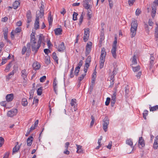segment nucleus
<instances>
[{
  "label": "nucleus",
  "instance_id": "57",
  "mask_svg": "<svg viewBox=\"0 0 158 158\" xmlns=\"http://www.w3.org/2000/svg\"><path fill=\"white\" fill-rule=\"evenodd\" d=\"M110 85L109 86V88H112L113 87L114 84V80H112V81L110 80Z\"/></svg>",
  "mask_w": 158,
  "mask_h": 158
},
{
  "label": "nucleus",
  "instance_id": "31",
  "mask_svg": "<svg viewBox=\"0 0 158 158\" xmlns=\"http://www.w3.org/2000/svg\"><path fill=\"white\" fill-rule=\"evenodd\" d=\"M22 73V76L24 79V78H26L27 75V72L26 70L24 69L23 70L21 71Z\"/></svg>",
  "mask_w": 158,
  "mask_h": 158
},
{
  "label": "nucleus",
  "instance_id": "55",
  "mask_svg": "<svg viewBox=\"0 0 158 158\" xmlns=\"http://www.w3.org/2000/svg\"><path fill=\"white\" fill-rule=\"evenodd\" d=\"M141 11L139 8H137L135 12V15L136 16H138L141 14Z\"/></svg>",
  "mask_w": 158,
  "mask_h": 158
},
{
  "label": "nucleus",
  "instance_id": "25",
  "mask_svg": "<svg viewBox=\"0 0 158 158\" xmlns=\"http://www.w3.org/2000/svg\"><path fill=\"white\" fill-rule=\"evenodd\" d=\"M20 5V2L18 1H15L13 4V8L14 9H16Z\"/></svg>",
  "mask_w": 158,
  "mask_h": 158
},
{
  "label": "nucleus",
  "instance_id": "38",
  "mask_svg": "<svg viewBox=\"0 0 158 158\" xmlns=\"http://www.w3.org/2000/svg\"><path fill=\"white\" fill-rule=\"evenodd\" d=\"M42 87H40L39 88L37 91V94L38 95H40L42 94Z\"/></svg>",
  "mask_w": 158,
  "mask_h": 158
},
{
  "label": "nucleus",
  "instance_id": "36",
  "mask_svg": "<svg viewBox=\"0 0 158 158\" xmlns=\"http://www.w3.org/2000/svg\"><path fill=\"white\" fill-rule=\"evenodd\" d=\"M31 44L30 43H28L27 44V52L29 53L31 51Z\"/></svg>",
  "mask_w": 158,
  "mask_h": 158
},
{
  "label": "nucleus",
  "instance_id": "7",
  "mask_svg": "<svg viewBox=\"0 0 158 158\" xmlns=\"http://www.w3.org/2000/svg\"><path fill=\"white\" fill-rule=\"evenodd\" d=\"M152 8L151 16L152 18H154L156 13V5L152 4Z\"/></svg>",
  "mask_w": 158,
  "mask_h": 158
},
{
  "label": "nucleus",
  "instance_id": "45",
  "mask_svg": "<svg viewBox=\"0 0 158 158\" xmlns=\"http://www.w3.org/2000/svg\"><path fill=\"white\" fill-rule=\"evenodd\" d=\"M148 111L147 110H145L143 113V117L145 119H146V116L148 115Z\"/></svg>",
  "mask_w": 158,
  "mask_h": 158
},
{
  "label": "nucleus",
  "instance_id": "24",
  "mask_svg": "<svg viewBox=\"0 0 158 158\" xmlns=\"http://www.w3.org/2000/svg\"><path fill=\"white\" fill-rule=\"evenodd\" d=\"M30 43L31 44L37 43L35 41V35H31V40Z\"/></svg>",
  "mask_w": 158,
  "mask_h": 158
},
{
  "label": "nucleus",
  "instance_id": "8",
  "mask_svg": "<svg viewBox=\"0 0 158 158\" xmlns=\"http://www.w3.org/2000/svg\"><path fill=\"white\" fill-rule=\"evenodd\" d=\"M138 144L140 148H141L145 146L144 141L142 137L139 138Z\"/></svg>",
  "mask_w": 158,
  "mask_h": 158
},
{
  "label": "nucleus",
  "instance_id": "56",
  "mask_svg": "<svg viewBox=\"0 0 158 158\" xmlns=\"http://www.w3.org/2000/svg\"><path fill=\"white\" fill-rule=\"evenodd\" d=\"M135 0H128V3L130 6L133 5Z\"/></svg>",
  "mask_w": 158,
  "mask_h": 158
},
{
  "label": "nucleus",
  "instance_id": "61",
  "mask_svg": "<svg viewBox=\"0 0 158 158\" xmlns=\"http://www.w3.org/2000/svg\"><path fill=\"white\" fill-rule=\"evenodd\" d=\"M7 59L2 58V63H1L0 65H3V64H5V63H6L7 62Z\"/></svg>",
  "mask_w": 158,
  "mask_h": 158
},
{
  "label": "nucleus",
  "instance_id": "10",
  "mask_svg": "<svg viewBox=\"0 0 158 158\" xmlns=\"http://www.w3.org/2000/svg\"><path fill=\"white\" fill-rule=\"evenodd\" d=\"M65 49V47L64 46V42H62L59 45L57 50L59 52H61L64 51Z\"/></svg>",
  "mask_w": 158,
  "mask_h": 158
},
{
  "label": "nucleus",
  "instance_id": "17",
  "mask_svg": "<svg viewBox=\"0 0 158 158\" xmlns=\"http://www.w3.org/2000/svg\"><path fill=\"white\" fill-rule=\"evenodd\" d=\"M158 147V135L157 136L155 139L153 144V148L154 149H157Z\"/></svg>",
  "mask_w": 158,
  "mask_h": 158
},
{
  "label": "nucleus",
  "instance_id": "32",
  "mask_svg": "<svg viewBox=\"0 0 158 158\" xmlns=\"http://www.w3.org/2000/svg\"><path fill=\"white\" fill-rule=\"evenodd\" d=\"M129 86L128 85H127L125 87V96H127L128 94L129 93Z\"/></svg>",
  "mask_w": 158,
  "mask_h": 158
},
{
  "label": "nucleus",
  "instance_id": "33",
  "mask_svg": "<svg viewBox=\"0 0 158 158\" xmlns=\"http://www.w3.org/2000/svg\"><path fill=\"white\" fill-rule=\"evenodd\" d=\"M52 57L53 59L56 61V62L57 63H58V58L57 57L56 53L55 52H54L52 53Z\"/></svg>",
  "mask_w": 158,
  "mask_h": 158
},
{
  "label": "nucleus",
  "instance_id": "14",
  "mask_svg": "<svg viewBox=\"0 0 158 158\" xmlns=\"http://www.w3.org/2000/svg\"><path fill=\"white\" fill-rule=\"evenodd\" d=\"M40 66L41 65L40 64L37 62L34 63L32 65V67L33 69L35 70L39 69H40Z\"/></svg>",
  "mask_w": 158,
  "mask_h": 158
},
{
  "label": "nucleus",
  "instance_id": "26",
  "mask_svg": "<svg viewBox=\"0 0 158 158\" xmlns=\"http://www.w3.org/2000/svg\"><path fill=\"white\" fill-rule=\"evenodd\" d=\"M89 35V33H85L84 32L83 37V40L85 41H86L88 40Z\"/></svg>",
  "mask_w": 158,
  "mask_h": 158
},
{
  "label": "nucleus",
  "instance_id": "20",
  "mask_svg": "<svg viewBox=\"0 0 158 158\" xmlns=\"http://www.w3.org/2000/svg\"><path fill=\"white\" fill-rule=\"evenodd\" d=\"M149 108L150 111H155L158 110V105H156L153 106H151V105H149Z\"/></svg>",
  "mask_w": 158,
  "mask_h": 158
},
{
  "label": "nucleus",
  "instance_id": "52",
  "mask_svg": "<svg viewBox=\"0 0 158 158\" xmlns=\"http://www.w3.org/2000/svg\"><path fill=\"white\" fill-rule=\"evenodd\" d=\"M110 98L108 97L106 98V101L105 102V105L106 106H108L110 102Z\"/></svg>",
  "mask_w": 158,
  "mask_h": 158
},
{
  "label": "nucleus",
  "instance_id": "43",
  "mask_svg": "<svg viewBox=\"0 0 158 158\" xmlns=\"http://www.w3.org/2000/svg\"><path fill=\"white\" fill-rule=\"evenodd\" d=\"M86 74H83L81 76L78 78V82H81V81L84 79L85 77V76Z\"/></svg>",
  "mask_w": 158,
  "mask_h": 158
},
{
  "label": "nucleus",
  "instance_id": "44",
  "mask_svg": "<svg viewBox=\"0 0 158 158\" xmlns=\"http://www.w3.org/2000/svg\"><path fill=\"white\" fill-rule=\"evenodd\" d=\"M83 13L81 15L80 18L79 19V22L78 23V24L79 25H80L81 23H82L83 19V16L82 15Z\"/></svg>",
  "mask_w": 158,
  "mask_h": 158
},
{
  "label": "nucleus",
  "instance_id": "49",
  "mask_svg": "<svg viewBox=\"0 0 158 158\" xmlns=\"http://www.w3.org/2000/svg\"><path fill=\"white\" fill-rule=\"evenodd\" d=\"M78 14L75 12H74L73 14V20H76L77 19V16Z\"/></svg>",
  "mask_w": 158,
  "mask_h": 158
},
{
  "label": "nucleus",
  "instance_id": "9",
  "mask_svg": "<svg viewBox=\"0 0 158 158\" xmlns=\"http://www.w3.org/2000/svg\"><path fill=\"white\" fill-rule=\"evenodd\" d=\"M26 17L27 18V22L29 23L31 21L32 16L31 11L30 10L28 11L27 13Z\"/></svg>",
  "mask_w": 158,
  "mask_h": 158
},
{
  "label": "nucleus",
  "instance_id": "1",
  "mask_svg": "<svg viewBox=\"0 0 158 158\" xmlns=\"http://www.w3.org/2000/svg\"><path fill=\"white\" fill-rule=\"evenodd\" d=\"M103 129L105 132H106L107 130L108 126L109 123L108 118L107 116L105 117L103 119Z\"/></svg>",
  "mask_w": 158,
  "mask_h": 158
},
{
  "label": "nucleus",
  "instance_id": "54",
  "mask_svg": "<svg viewBox=\"0 0 158 158\" xmlns=\"http://www.w3.org/2000/svg\"><path fill=\"white\" fill-rule=\"evenodd\" d=\"M132 62L134 64H136L137 63L136 60V56L135 55H134L132 59Z\"/></svg>",
  "mask_w": 158,
  "mask_h": 158
},
{
  "label": "nucleus",
  "instance_id": "16",
  "mask_svg": "<svg viewBox=\"0 0 158 158\" xmlns=\"http://www.w3.org/2000/svg\"><path fill=\"white\" fill-rule=\"evenodd\" d=\"M130 30L131 37L133 38L135 35L137 29L131 27Z\"/></svg>",
  "mask_w": 158,
  "mask_h": 158
},
{
  "label": "nucleus",
  "instance_id": "41",
  "mask_svg": "<svg viewBox=\"0 0 158 158\" xmlns=\"http://www.w3.org/2000/svg\"><path fill=\"white\" fill-rule=\"evenodd\" d=\"M83 64V61L82 60L80 61L79 63L77 65V66L76 68L77 69H80V68Z\"/></svg>",
  "mask_w": 158,
  "mask_h": 158
},
{
  "label": "nucleus",
  "instance_id": "39",
  "mask_svg": "<svg viewBox=\"0 0 158 158\" xmlns=\"http://www.w3.org/2000/svg\"><path fill=\"white\" fill-rule=\"evenodd\" d=\"M133 71L134 72H136L138 71L140 69V67L139 66H137L135 67L132 66Z\"/></svg>",
  "mask_w": 158,
  "mask_h": 158
},
{
  "label": "nucleus",
  "instance_id": "27",
  "mask_svg": "<svg viewBox=\"0 0 158 158\" xmlns=\"http://www.w3.org/2000/svg\"><path fill=\"white\" fill-rule=\"evenodd\" d=\"M76 146L77 147V153H80L82 152L83 151L82 149V146L77 144H76Z\"/></svg>",
  "mask_w": 158,
  "mask_h": 158
},
{
  "label": "nucleus",
  "instance_id": "3",
  "mask_svg": "<svg viewBox=\"0 0 158 158\" xmlns=\"http://www.w3.org/2000/svg\"><path fill=\"white\" fill-rule=\"evenodd\" d=\"M18 113L17 109H13L8 111L7 113V116L8 117H12L13 116L16 115Z\"/></svg>",
  "mask_w": 158,
  "mask_h": 158
},
{
  "label": "nucleus",
  "instance_id": "63",
  "mask_svg": "<svg viewBox=\"0 0 158 158\" xmlns=\"http://www.w3.org/2000/svg\"><path fill=\"white\" fill-rule=\"evenodd\" d=\"M117 40L116 38H115V40L114 41V43L113 44L112 47H117Z\"/></svg>",
  "mask_w": 158,
  "mask_h": 158
},
{
  "label": "nucleus",
  "instance_id": "51",
  "mask_svg": "<svg viewBox=\"0 0 158 158\" xmlns=\"http://www.w3.org/2000/svg\"><path fill=\"white\" fill-rule=\"evenodd\" d=\"M104 39V34L103 33H101V36H100V39L99 40V42L101 43L102 41H103Z\"/></svg>",
  "mask_w": 158,
  "mask_h": 158
},
{
  "label": "nucleus",
  "instance_id": "47",
  "mask_svg": "<svg viewBox=\"0 0 158 158\" xmlns=\"http://www.w3.org/2000/svg\"><path fill=\"white\" fill-rule=\"evenodd\" d=\"M91 119H92V121L90 123V127H91L94 125L95 119L94 118L93 116L92 115L91 116Z\"/></svg>",
  "mask_w": 158,
  "mask_h": 158
},
{
  "label": "nucleus",
  "instance_id": "40",
  "mask_svg": "<svg viewBox=\"0 0 158 158\" xmlns=\"http://www.w3.org/2000/svg\"><path fill=\"white\" fill-rule=\"evenodd\" d=\"M12 64V62H10L6 66V68L5 69V70L6 72H8L10 68L11 67V64Z\"/></svg>",
  "mask_w": 158,
  "mask_h": 158
},
{
  "label": "nucleus",
  "instance_id": "19",
  "mask_svg": "<svg viewBox=\"0 0 158 158\" xmlns=\"http://www.w3.org/2000/svg\"><path fill=\"white\" fill-rule=\"evenodd\" d=\"M116 49L117 47H112V48L111 51L112 56L114 58H116L117 56L116 54Z\"/></svg>",
  "mask_w": 158,
  "mask_h": 158
},
{
  "label": "nucleus",
  "instance_id": "64",
  "mask_svg": "<svg viewBox=\"0 0 158 158\" xmlns=\"http://www.w3.org/2000/svg\"><path fill=\"white\" fill-rule=\"evenodd\" d=\"M6 103H7L6 101H4L1 102L0 103V104H1V105L2 106H6Z\"/></svg>",
  "mask_w": 158,
  "mask_h": 158
},
{
  "label": "nucleus",
  "instance_id": "58",
  "mask_svg": "<svg viewBox=\"0 0 158 158\" xmlns=\"http://www.w3.org/2000/svg\"><path fill=\"white\" fill-rule=\"evenodd\" d=\"M91 57L90 56H89L86 60L85 62L90 63L91 62Z\"/></svg>",
  "mask_w": 158,
  "mask_h": 158
},
{
  "label": "nucleus",
  "instance_id": "13",
  "mask_svg": "<svg viewBox=\"0 0 158 158\" xmlns=\"http://www.w3.org/2000/svg\"><path fill=\"white\" fill-rule=\"evenodd\" d=\"M44 40V37L42 34H40L39 35V39L37 44H40L41 45V44L42 43H43L44 44L43 42V41Z\"/></svg>",
  "mask_w": 158,
  "mask_h": 158
},
{
  "label": "nucleus",
  "instance_id": "62",
  "mask_svg": "<svg viewBox=\"0 0 158 158\" xmlns=\"http://www.w3.org/2000/svg\"><path fill=\"white\" fill-rule=\"evenodd\" d=\"M105 56H101L100 59V61L102 62H105Z\"/></svg>",
  "mask_w": 158,
  "mask_h": 158
},
{
  "label": "nucleus",
  "instance_id": "21",
  "mask_svg": "<svg viewBox=\"0 0 158 158\" xmlns=\"http://www.w3.org/2000/svg\"><path fill=\"white\" fill-rule=\"evenodd\" d=\"M62 29L60 28H57L54 29V31L56 35H58L61 34Z\"/></svg>",
  "mask_w": 158,
  "mask_h": 158
},
{
  "label": "nucleus",
  "instance_id": "53",
  "mask_svg": "<svg viewBox=\"0 0 158 158\" xmlns=\"http://www.w3.org/2000/svg\"><path fill=\"white\" fill-rule=\"evenodd\" d=\"M46 79V76H44L40 78V81L41 82H43Z\"/></svg>",
  "mask_w": 158,
  "mask_h": 158
},
{
  "label": "nucleus",
  "instance_id": "4",
  "mask_svg": "<svg viewBox=\"0 0 158 158\" xmlns=\"http://www.w3.org/2000/svg\"><path fill=\"white\" fill-rule=\"evenodd\" d=\"M92 43L89 42L87 44L85 49V55L87 56L89 53L91 51L92 48Z\"/></svg>",
  "mask_w": 158,
  "mask_h": 158
},
{
  "label": "nucleus",
  "instance_id": "34",
  "mask_svg": "<svg viewBox=\"0 0 158 158\" xmlns=\"http://www.w3.org/2000/svg\"><path fill=\"white\" fill-rule=\"evenodd\" d=\"M126 143L129 145L132 148L133 142L132 139H127L126 141Z\"/></svg>",
  "mask_w": 158,
  "mask_h": 158
},
{
  "label": "nucleus",
  "instance_id": "12",
  "mask_svg": "<svg viewBox=\"0 0 158 158\" xmlns=\"http://www.w3.org/2000/svg\"><path fill=\"white\" fill-rule=\"evenodd\" d=\"M76 100L75 99H72L70 103L71 106H74V111H76L77 110V108H76L77 107V104L76 102Z\"/></svg>",
  "mask_w": 158,
  "mask_h": 158
},
{
  "label": "nucleus",
  "instance_id": "5",
  "mask_svg": "<svg viewBox=\"0 0 158 158\" xmlns=\"http://www.w3.org/2000/svg\"><path fill=\"white\" fill-rule=\"evenodd\" d=\"M39 15H36V19L34 23V28L36 30L39 28Z\"/></svg>",
  "mask_w": 158,
  "mask_h": 158
},
{
  "label": "nucleus",
  "instance_id": "35",
  "mask_svg": "<svg viewBox=\"0 0 158 158\" xmlns=\"http://www.w3.org/2000/svg\"><path fill=\"white\" fill-rule=\"evenodd\" d=\"M106 55V52L105 49L104 48H103L102 49L101 51V56H105Z\"/></svg>",
  "mask_w": 158,
  "mask_h": 158
},
{
  "label": "nucleus",
  "instance_id": "6",
  "mask_svg": "<svg viewBox=\"0 0 158 158\" xmlns=\"http://www.w3.org/2000/svg\"><path fill=\"white\" fill-rule=\"evenodd\" d=\"M42 2L41 5L40 7V14H36V15H39V17H40V18H42L43 17L44 14V6L43 4V2Z\"/></svg>",
  "mask_w": 158,
  "mask_h": 158
},
{
  "label": "nucleus",
  "instance_id": "11",
  "mask_svg": "<svg viewBox=\"0 0 158 158\" xmlns=\"http://www.w3.org/2000/svg\"><path fill=\"white\" fill-rule=\"evenodd\" d=\"M14 98V95L13 94H7L6 97L7 102H9L11 101Z\"/></svg>",
  "mask_w": 158,
  "mask_h": 158
},
{
  "label": "nucleus",
  "instance_id": "30",
  "mask_svg": "<svg viewBox=\"0 0 158 158\" xmlns=\"http://www.w3.org/2000/svg\"><path fill=\"white\" fill-rule=\"evenodd\" d=\"M14 73L13 71H12L11 72H10L9 74L6 76V80L7 81H9L12 77V76H11L13 75H14Z\"/></svg>",
  "mask_w": 158,
  "mask_h": 158
},
{
  "label": "nucleus",
  "instance_id": "48",
  "mask_svg": "<svg viewBox=\"0 0 158 158\" xmlns=\"http://www.w3.org/2000/svg\"><path fill=\"white\" fill-rule=\"evenodd\" d=\"M21 30V29L20 27H18L16 28L15 30H13L14 32L16 34L19 32H20Z\"/></svg>",
  "mask_w": 158,
  "mask_h": 158
},
{
  "label": "nucleus",
  "instance_id": "29",
  "mask_svg": "<svg viewBox=\"0 0 158 158\" xmlns=\"http://www.w3.org/2000/svg\"><path fill=\"white\" fill-rule=\"evenodd\" d=\"M28 104V102L27 101V99L25 98H23L22 99V105L24 106H26Z\"/></svg>",
  "mask_w": 158,
  "mask_h": 158
},
{
  "label": "nucleus",
  "instance_id": "37",
  "mask_svg": "<svg viewBox=\"0 0 158 158\" xmlns=\"http://www.w3.org/2000/svg\"><path fill=\"white\" fill-rule=\"evenodd\" d=\"M96 72L95 71V70L94 71L93 73V75L92 77V80L93 81L92 82L93 83H94V82L95 80V79L96 77Z\"/></svg>",
  "mask_w": 158,
  "mask_h": 158
},
{
  "label": "nucleus",
  "instance_id": "2",
  "mask_svg": "<svg viewBox=\"0 0 158 158\" xmlns=\"http://www.w3.org/2000/svg\"><path fill=\"white\" fill-rule=\"evenodd\" d=\"M40 46V44H38L37 43L31 44V50L34 52V55L37 52Z\"/></svg>",
  "mask_w": 158,
  "mask_h": 158
},
{
  "label": "nucleus",
  "instance_id": "28",
  "mask_svg": "<svg viewBox=\"0 0 158 158\" xmlns=\"http://www.w3.org/2000/svg\"><path fill=\"white\" fill-rule=\"evenodd\" d=\"M48 21L49 26H50L52 25L53 21V19L52 17V15H48Z\"/></svg>",
  "mask_w": 158,
  "mask_h": 158
},
{
  "label": "nucleus",
  "instance_id": "42",
  "mask_svg": "<svg viewBox=\"0 0 158 158\" xmlns=\"http://www.w3.org/2000/svg\"><path fill=\"white\" fill-rule=\"evenodd\" d=\"M3 32L4 35H8V30L6 27H5L3 29Z\"/></svg>",
  "mask_w": 158,
  "mask_h": 158
},
{
  "label": "nucleus",
  "instance_id": "46",
  "mask_svg": "<svg viewBox=\"0 0 158 158\" xmlns=\"http://www.w3.org/2000/svg\"><path fill=\"white\" fill-rule=\"evenodd\" d=\"M87 16L88 18V19H90L92 17V11L91 10H88L87 11Z\"/></svg>",
  "mask_w": 158,
  "mask_h": 158
},
{
  "label": "nucleus",
  "instance_id": "23",
  "mask_svg": "<svg viewBox=\"0 0 158 158\" xmlns=\"http://www.w3.org/2000/svg\"><path fill=\"white\" fill-rule=\"evenodd\" d=\"M21 144L20 145H16L13 148L12 151L13 154V153L16 152H18V151L19 150L20 148V146Z\"/></svg>",
  "mask_w": 158,
  "mask_h": 158
},
{
  "label": "nucleus",
  "instance_id": "60",
  "mask_svg": "<svg viewBox=\"0 0 158 158\" xmlns=\"http://www.w3.org/2000/svg\"><path fill=\"white\" fill-rule=\"evenodd\" d=\"M4 44L3 42H0V53L1 52L2 48L4 46Z\"/></svg>",
  "mask_w": 158,
  "mask_h": 158
},
{
  "label": "nucleus",
  "instance_id": "59",
  "mask_svg": "<svg viewBox=\"0 0 158 158\" xmlns=\"http://www.w3.org/2000/svg\"><path fill=\"white\" fill-rule=\"evenodd\" d=\"M79 71L80 69H77L76 68H75L74 71V73L76 76H77L78 75Z\"/></svg>",
  "mask_w": 158,
  "mask_h": 158
},
{
  "label": "nucleus",
  "instance_id": "18",
  "mask_svg": "<svg viewBox=\"0 0 158 158\" xmlns=\"http://www.w3.org/2000/svg\"><path fill=\"white\" fill-rule=\"evenodd\" d=\"M33 140V137L32 136L29 137L27 139V144L28 146L31 145Z\"/></svg>",
  "mask_w": 158,
  "mask_h": 158
},
{
  "label": "nucleus",
  "instance_id": "50",
  "mask_svg": "<svg viewBox=\"0 0 158 158\" xmlns=\"http://www.w3.org/2000/svg\"><path fill=\"white\" fill-rule=\"evenodd\" d=\"M27 52V49L26 47L25 46H24L22 48V55H24L25 52Z\"/></svg>",
  "mask_w": 158,
  "mask_h": 158
},
{
  "label": "nucleus",
  "instance_id": "22",
  "mask_svg": "<svg viewBox=\"0 0 158 158\" xmlns=\"http://www.w3.org/2000/svg\"><path fill=\"white\" fill-rule=\"evenodd\" d=\"M137 26L138 23L137 21L136 20L133 21L131 24V27L137 29Z\"/></svg>",
  "mask_w": 158,
  "mask_h": 158
},
{
  "label": "nucleus",
  "instance_id": "15",
  "mask_svg": "<svg viewBox=\"0 0 158 158\" xmlns=\"http://www.w3.org/2000/svg\"><path fill=\"white\" fill-rule=\"evenodd\" d=\"M82 5L87 10L90 8V5L89 4L88 2L86 0H83L82 2Z\"/></svg>",
  "mask_w": 158,
  "mask_h": 158
}]
</instances>
